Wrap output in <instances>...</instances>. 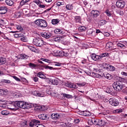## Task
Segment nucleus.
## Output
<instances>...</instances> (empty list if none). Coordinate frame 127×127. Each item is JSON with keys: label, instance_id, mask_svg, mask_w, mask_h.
Here are the masks:
<instances>
[{"label": "nucleus", "instance_id": "nucleus-58", "mask_svg": "<svg viewBox=\"0 0 127 127\" xmlns=\"http://www.w3.org/2000/svg\"><path fill=\"white\" fill-rule=\"evenodd\" d=\"M56 64H55V66H61V63H55Z\"/></svg>", "mask_w": 127, "mask_h": 127}, {"label": "nucleus", "instance_id": "nucleus-49", "mask_svg": "<svg viewBox=\"0 0 127 127\" xmlns=\"http://www.w3.org/2000/svg\"><path fill=\"white\" fill-rule=\"evenodd\" d=\"M101 25H104L107 23V21L105 20H101L100 21Z\"/></svg>", "mask_w": 127, "mask_h": 127}, {"label": "nucleus", "instance_id": "nucleus-36", "mask_svg": "<svg viewBox=\"0 0 127 127\" xmlns=\"http://www.w3.org/2000/svg\"><path fill=\"white\" fill-rule=\"evenodd\" d=\"M60 20L59 19H53L52 20V24L55 25L57 24L59 22Z\"/></svg>", "mask_w": 127, "mask_h": 127}, {"label": "nucleus", "instance_id": "nucleus-22", "mask_svg": "<svg viewBox=\"0 0 127 127\" xmlns=\"http://www.w3.org/2000/svg\"><path fill=\"white\" fill-rule=\"evenodd\" d=\"M81 17L80 16H76L74 17V21L75 22H76V23H82V21H81Z\"/></svg>", "mask_w": 127, "mask_h": 127}, {"label": "nucleus", "instance_id": "nucleus-34", "mask_svg": "<svg viewBox=\"0 0 127 127\" xmlns=\"http://www.w3.org/2000/svg\"><path fill=\"white\" fill-rule=\"evenodd\" d=\"M29 66L32 69H36V68L37 67V65L33 63H29Z\"/></svg>", "mask_w": 127, "mask_h": 127}, {"label": "nucleus", "instance_id": "nucleus-45", "mask_svg": "<svg viewBox=\"0 0 127 127\" xmlns=\"http://www.w3.org/2000/svg\"><path fill=\"white\" fill-rule=\"evenodd\" d=\"M113 92V88H107L106 89V92L108 93V94H111Z\"/></svg>", "mask_w": 127, "mask_h": 127}, {"label": "nucleus", "instance_id": "nucleus-12", "mask_svg": "<svg viewBox=\"0 0 127 127\" xmlns=\"http://www.w3.org/2000/svg\"><path fill=\"white\" fill-rule=\"evenodd\" d=\"M48 81H49L50 84H52V85H55V86H57V85H58V83H59L58 80L55 79L48 78Z\"/></svg>", "mask_w": 127, "mask_h": 127}, {"label": "nucleus", "instance_id": "nucleus-62", "mask_svg": "<svg viewBox=\"0 0 127 127\" xmlns=\"http://www.w3.org/2000/svg\"><path fill=\"white\" fill-rule=\"evenodd\" d=\"M39 7H40V8H44V7H45V5L40 4V5H39Z\"/></svg>", "mask_w": 127, "mask_h": 127}, {"label": "nucleus", "instance_id": "nucleus-51", "mask_svg": "<svg viewBox=\"0 0 127 127\" xmlns=\"http://www.w3.org/2000/svg\"><path fill=\"white\" fill-rule=\"evenodd\" d=\"M12 77H13V79H14V80L17 81V82H20V79H19L18 77H17L15 76H13Z\"/></svg>", "mask_w": 127, "mask_h": 127}, {"label": "nucleus", "instance_id": "nucleus-1", "mask_svg": "<svg viewBox=\"0 0 127 127\" xmlns=\"http://www.w3.org/2000/svg\"><path fill=\"white\" fill-rule=\"evenodd\" d=\"M15 104L21 109H30L32 107L30 103L24 102V101H16Z\"/></svg>", "mask_w": 127, "mask_h": 127}, {"label": "nucleus", "instance_id": "nucleus-29", "mask_svg": "<svg viewBox=\"0 0 127 127\" xmlns=\"http://www.w3.org/2000/svg\"><path fill=\"white\" fill-rule=\"evenodd\" d=\"M37 76L38 77H39V78H41V79H46V76L45 75H44V74H43V73H42V72H39L37 73Z\"/></svg>", "mask_w": 127, "mask_h": 127}, {"label": "nucleus", "instance_id": "nucleus-16", "mask_svg": "<svg viewBox=\"0 0 127 127\" xmlns=\"http://www.w3.org/2000/svg\"><path fill=\"white\" fill-rule=\"evenodd\" d=\"M6 12H7V7L6 6L0 7V14H5Z\"/></svg>", "mask_w": 127, "mask_h": 127}, {"label": "nucleus", "instance_id": "nucleus-24", "mask_svg": "<svg viewBox=\"0 0 127 127\" xmlns=\"http://www.w3.org/2000/svg\"><path fill=\"white\" fill-rule=\"evenodd\" d=\"M90 76L93 77V78H100L101 75L95 72H91Z\"/></svg>", "mask_w": 127, "mask_h": 127}, {"label": "nucleus", "instance_id": "nucleus-5", "mask_svg": "<svg viewBox=\"0 0 127 127\" xmlns=\"http://www.w3.org/2000/svg\"><path fill=\"white\" fill-rule=\"evenodd\" d=\"M33 43L34 45H36V46H38L39 47L43 46V44H44L43 40L39 38L34 39L33 40Z\"/></svg>", "mask_w": 127, "mask_h": 127}, {"label": "nucleus", "instance_id": "nucleus-39", "mask_svg": "<svg viewBox=\"0 0 127 127\" xmlns=\"http://www.w3.org/2000/svg\"><path fill=\"white\" fill-rule=\"evenodd\" d=\"M114 113L115 114H121V113H123V109H116L114 111Z\"/></svg>", "mask_w": 127, "mask_h": 127}, {"label": "nucleus", "instance_id": "nucleus-21", "mask_svg": "<svg viewBox=\"0 0 127 127\" xmlns=\"http://www.w3.org/2000/svg\"><path fill=\"white\" fill-rule=\"evenodd\" d=\"M104 13H106L107 16H108V17H111V16H113V12L110 11L109 9H106L104 11Z\"/></svg>", "mask_w": 127, "mask_h": 127}, {"label": "nucleus", "instance_id": "nucleus-54", "mask_svg": "<svg viewBox=\"0 0 127 127\" xmlns=\"http://www.w3.org/2000/svg\"><path fill=\"white\" fill-rule=\"evenodd\" d=\"M2 38H4V39H7V40H9V39H8V38H7V37H6L5 36V35H4V34L2 33V35H1Z\"/></svg>", "mask_w": 127, "mask_h": 127}, {"label": "nucleus", "instance_id": "nucleus-2", "mask_svg": "<svg viewBox=\"0 0 127 127\" xmlns=\"http://www.w3.org/2000/svg\"><path fill=\"white\" fill-rule=\"evenodd\" d=\"M112 86L116 91H122L125 88V85L123 84L122 81H116L113 83Z\"/></svg>", "mask_w": 127, "mask_h": 127}, {"label": "nucleus", "instance_id": "nucleus-4", "mask_svg": "<svg viewBox=\"0 0 127 127\" xmlns=\"http://www.w3.org/2000/svg\"><path fill=\"white\" fill-rule=\"evenodd\" d=\"M40 121L36 120H33L30 123L29 126L31 127H45L44 125L42 124H40Z\"/></svg>", "mask_w": 127, "mask_h": 127}, {"label": "nucleus", "instance_id": "nucleus-8", "mask_svg": "<svg viewBox=\"0 0 127 127\" xmlns=\"http://www.w3.org/2000/svg\"><path fill=\"white\" fill-rule=\"evenodd\" d=\"M100 15V12L97 10H93L91 12V16L93 18H97Z\"/></svg>", "mask_w": 127, "mask_h": 127}, {"label": "nucleus", "instance_id": "nucleus-20", "mask_svg": "<svg viewBox=\"0 0 127 127\" xmlns=\"http://www.w3.org/2000/svg\"><path fill=\"white\" fill-rule=\"evenodd\" d=\"M80 115H81V116H84L85 117H89V116H91V113L87 111H81Z\"/></svg>", "mask_w": 127, "mask_h": 127}, {"label": "nucleus", "instance_id": "nucleus-28", "mask_svg": "<svg viewBox=\"0 0 127 127\" xmlns=\"http://www.w3.org/2000/svg\"><path fill=\"white\" fill-rule=\"evenodd\" d=\"M100 60H102L104 57H109V53H104L100 54Z\"/></svg>", "mask_w": 127, "mask_h": 127}, {"label": "nucleus", "instance_id": "nucleus-61", "mask_svg": "<svg viewBox=\"0 0 127 127\" xmlns=\"http://www.w3.org/2000/svg\"><path fill=\"white\" fill-rule=\"evenodd\" d=\"M121 74L123 75V76H127V73L125 71H122L121 72Z\"/></svg>", "mask_w": 127, "mask_h": 127}, {"label": "nucleus", "instance_id": "nucleus-46", "mask_svg": "<svg viewBox=\"0 0 127 127\" xmlns=\"http://www.w3.org/2000/svg\"><path fill=\"white\" fill-rule=\"evenodd\" d=\"M16 28L17 30H19V31H21L22 30H23V28H22V27H21V26L20 25H17L16 26Z\"/></svg>", "mask_w": 127, "mask_h": 127}, {"label": "nucleus", "instance_id": "nucleus-50", "mask_svg": "<svg viewBox=\"0 0 127 127\" xmlns=\"http://www.w3.org/2000/svg\"><path fill=\"white\" fill-rule=\"evenodd\" d=\"M59 56L60 57L64 56V51H61L59 52Z\"/></svg>", "mask_w": 127, "mask_h": 127}, {"label": "nucleus", "instance_id": "nucleus-52", "mask_svg": "<svg viewBox=\"0 0 127 127\" xmlns=\"http://www.w3.org/2000/svg\"><path fill=\"white\" fill-rule=\"evenodd\" d=\"M45 69H49V70H52L53 67L52 66H49L48 65H46L44 66Z\"/></svg>", "mask_w": 127, "mask_h": 127}, {"label": "nucleus", "instance_id": "nucleus-13", "mask_svg": "<svg viewBox=\"0 0 127 127\" xmlns=\"http://www.w3.org/2000/svg\"><path fill=\"white\" fill-rule=\"evenodd\" d=\"M98 122H99V120H96L95 118H92L91 120L89 121V125H90V126H92V125H95V126H98Z\"/></svg>", "mask_w": 127, "mask_h": 127}, {"label": "nucleus", "instance_id": "nucleus-18", "mask_svg": "<svg viewBox=\"0 0 127 127\" xmlns=\"http://www.w3.org/2000/svg\"><path fill=\"white\" fill-rule=\"evenodd\" d=\"M42 61H43L44 62H47V63H51V61L47 59H44L42 58L40 60H38V63H40V64H43V63Z\"/></svg>", "mask_w": 127, "mask_h": 127}, {"label": "nucleus", "instance_id": "nucleus-42", "mask_svg": "<svg viewBox=\"0 0 127 127\" xmlns=\"http://www.w3.org/2000/svg\"><path fill=\"white\" fill-rule=\"evenodd\" d=\"M78 30L79 31H81V32L85 31V30H86V27H85L84 26L79 27Z\"/></svg>", "mask_w": 127, "mask_h": 127}, {"label": "nucleus", "instance_id": "nucleus-60", "mask_svg": "<svg viewBox=\"0 0 127 127\" xmlns=\"http://www.w3.org/2000/svg\"><path fill=\"white\" fill-rule=\"evenodd\" d=\"M85 73L86 74H87V75H88V76H90L91 75V72H90L89 71H85Z\"/></svg>", "mask_w": 127, "mask_h": 127}, {"label": "nucleus", "instance_id": "nucleus-57", "mask_svg": "<svg viewBox=\"0 0 127 127\" xmlns=\"http://www.w3.org/2000/svg\"><path fill=\"white\" fill-rule=\"evenodd\" d=\"M19 35V37H23L24 36V33H18Z\"/></svg>", "mask_w": 127, "mask_h": 127}, {"label": "nucleus", "instance_id": "nucleus-53", "mask_svg": "<svg viewBox=\"0 0 127 127\" xmlns=\"http://www.w3.org/2000/svg\"><path fill=\"white\" fill-rule=\"evenodd\" d=\"M57 6H60L61 5H64V2H58L57 3Z\"/></svg>", "mask_w": 127, "mask_h": 127}, {"label": "nucleus", "instance_id": "nucleus-30", "mask_svg": "<svg viewBox=\"0 0 127 127\" xmlns=\"http://www.w3.org/2000/svg\"><path fill=\"white\" fill-rule=\"evenodd\" d=\"M106 69H107V70H111V71H115V70H116V67L113 65H108V66L106 67Z\"/></svg>", "mask_w": 127, "mask_h": 127}, {"label": "nucleus", "instance_id": "nucleus-47", "mask_svg": "<svg viewBox=\"0 0 127 127\" xmlns=\"http://www.w3.org/2000/svg\"><path fill=\"white\" fill-rule=\"evenodd\" d=\"M29 49L32 51L33 52H35V48L31 46H29L28 47Z\"/></svg>", "mask_w": 127, "mask_h": 127}, {"label": "nucleus", "instance_id": "nucleus-23", "mask_svg": "<svg viewBox=\"0 0 127 127\" xmlns=\"http://www.w3.org/2000/svg\"><path fill=\"white\" fill-rule=\"evenodd\" d=\"M102 76H104L105 78L108 80H112V79H113V76L109 73L103 74H102Z\"/></svg>", "mask_w": 127, "mask_h": 127}, {"label": "nucleus", "instance_id": "nucleus-64", "mask_svg": "<svg viewBox=\"0 0 127 127\" xmlns=\"http://www.w3.org/2000/svg\"><path fill=\"white\" fill-rule=\"evenodd\" d=\"M123 93H126L127 94V88L123 89Z\"/></svg>", "mask_w": 127, "mask_h": 127}, {"label": "nucleus", "instance_id": "nucleus-38", "mask_svg": "<svg viewBox=\"0 0 127 127\" xmlns=\"http://www.w3.org/2000/svg\"><path fill=\"white\" fill-rule=\"evenodd\" d=\"M54 41H56V42H61L62 41V38H60V37H56L54 38Z\"/></svg>", "mask_w": 127, "mask_h": 127}, {"label": "nucleus", "instance_id": "nucleus-56", "mask_svg": "<svg viewBox=\"0 0 127 127\" xmlns=\"http://www.w3.org/2000/svg\"><path fill=\"white\" fill-rule=\"evenodd\" d=\"M34 2H35V3H36V4L39 6L40 4V1L39 0H35Z\"/></svg>", "mask_w": 127, "mask_h": 127}, {"label": "nucleus", "instance_id": "nucleus-17", "mask_svg": "<svg viewBox=\"0 0 127 127\" xmlns=\"http://www.w3.org/2000/svg\"><path fill=\"white\" fill-rule=\"evenodd\" d=\"M28 56L25 55V54H21L17 56V59H21V60H26V59H28Z\"/></svg>", "mask_w": 127, "mask_h": 127}, {"label": "nucleus", "instance_id": "nucleus-9", "mask_svg": "<svg viewBox=\"0 0 127 127\" xmlns=\"http://www.w3.org/2000/svg\"><path fill=\"white\" fill-rule=\"evenodd\" d=\"M65 86H66V87H68V88H72L73 89H77L78 88L76 84H74L73 83L70 82H65Z\"/></svg>", "mask_w": 127, "mask_h": 127}, {"label": "nucleus", "instance_id": "nucleus-14", "mask_svg": "<svg viewBox=\"0 0 127 127\" xmlns=\"http://www.w3.org/2000/svg\"><path fill=\"white\" fill-rule=\"evenodd\" d=\"M114 43H116L117 46L118 47H119L120 48H126V46L125 45L123 42L116 41H114Z\"/></svg>", "mask_w": 127, "mask_h": 127}, {"label": "nucleus", "instance_id": "nucleus-27", "mask_svg": "<svg viewBox=\"0 0 127 127\" xmlns=\"http://www.w3.org/2000/svg\"><path fill=\"white\" fill-rule=\"evenodd\" d=\"M105 125V121H104V120H98V123L97 124L98 127H104Z\"/></svg>", "mask_w": 127, "mask_h": 127}, {"label": "nucleus", "instance_id": "nucleus-31", "mask_svg": "<svg viewBox=\"0 0 127 127\" xmlns=\"http://www.w3.org/2000/svg\"><path fill=\"white\" fill-rule=\"evenodd\" d=\"M6 63V60L4 58H0V65L2 64H5Z\"/></svg>", "mask_w": 127, "mask_h": 127}, {"label": "nucleus", "instance_id": "nucleus-3", "mask_svg": "<svg viewBox=\"0 0 127 127\" xmlns=\"http://www.w3.org/2000/svg\"><path fill=\"white\" fill-rule=\"evenodd\" d=\"M35 23L39 27H47V22L44 19H38L35 21Z\"/></svg>", "mask_w": 127, "mask_h": 127}, {"label": "nucleus", "instance_id": "nucleus-37", "mask_svg": "<svg viewBox=\"0 0 127 127\" xmlns=\"http://www.w3.org/2000/svg\"><path fill=\"white\" fill-rule=\"evenodd\" d=\"M1 115L3 116H7L9 115V112L6 110H3L1 111Z\"/></svg>", "mask_w": 127, "mask_h": 127}, {"label": "nucleus", "instance_id": "nucleus-44", "mask_svg": "<svg viewBox=\"0 0 127 127\" xmlns=\"http://www.w3.org/2000/svg\"><path fill=\"white\" fill-rule=\"evenodd\" d=\"M35 111H42V107L41 106H36L35 108Z\"/></svg>", "mask_w": 127, "mask_h": 127}, {"label": "nucleus", "instance_id": "nucleus-25", "mask_svg": "<svg viewBox=\"0 0 127 127\" xmlns=\"http://www.w3.org/2000/svg\"><path fill=\"white\" fill-rule=\"evenodd\" d=\"M65 8L67 10H72L74 8V6L73 4H68L66 5Z\"/></svg>", "mask_w": 127, "mask_h": 127}, {"label": "nucleus", "instance_id": "nucleus-40", "mask_svg": "<svg viewBox=\"0 0 127 127\" xmlns=\"http://www.w3.org/2000/svg\"><path fill=\"white\" fill-rule=\"evenodd\" d=\"M63 97H64V98H67V99H71V98H72V95L66 93L63 94Z\"/></svg>", "mask_w": 127, "mask_h": 127}, {"label": "nucleus", "instance_id": "nucleus-48", "mask_svg": "<svg viewBox=\"0 0 127 127\" xmlns=\"http://www.w3.org/2000/svg\"><path fill=\"white\" fill-rule=\"evenodd\" d=\"M53 55H54V56H59V52L55 51L53 53Z\"/></svg>", "mask_w": 127, "mask_h": 127}, {"label": "nucleus", "instance_id": "nucleus-32", "mask_svg": "<svg viewBox=\"0 0 127 127\" xmlns=\"http://www.w3.org/2000/svg\"><path fill=\"white\" fill-rule=\"evenodd\" d=\"M5 2L7 5L11 6L13 4V1L12 0H6Z\"/></svg>", "mask_w": 127, "mask_h": 127}, {"label": "nucleus", "instance_id": "nucleus-6", "mask_svg": "<svg viewBox=\"0 0 127 127\" xmlns=\"http://www.w3.org/2000/svg\"><path fill=\"white\" fill-rule=\"evenodd\" d=\"M109 104L112 106H114V107H117V106H119L120 103H119V101L115 98L110 99L109 100Z\"/></svg>", "mask_w": 127, "mask_h": 127}, {"label": "nucleus", "instance_id": "nucleus-41", "mask_svg": "<svg viewBox=\"0 0 127 127\" xmlns=\"http://www.w3.org/2000/svg\"><path fill=\"white\" fill-rule=\"evenodd\" d=\"M29 0H22L20 2V5H24V4L25 3H26V2H28V1H29Z\"/></svg>", "mask_w": 127, "mask_h": 127}, {"label": "nucleus", "instance_id": "nucleus-15", "mask_svg": "<svg viewBox=\"0 0 127 127\" xmlns=\"http://www.w3.org/2000/svg\"><path fill=\"white\" fill-rule=\"evenodd\" d=\"M33 95L37 97H44V92L35 91L33 92Z\"/></svg>", "mask_w": 127, "mask_h": 127}, {"label": "nucleus", "instance_id": "nucleus-7", "mask_svg": "<svg viewBox=\"0 0 127 127\" xmlns=\"http://www.w3.org/2000/svg\"><path fill=\"white\" fill-rule=\"evenodd\" d=\"M116 5L119 8H124L126 5V2L123 0H119L116 2Z\"/></svg>", "mask_w": 127, "mask_h": 127}, {"label": "nucleus", "instance_id": "nucleus-10", "mask_svg": "<svg viewBox=\"0 0 127 127\" xmlns=\"http://www.w3.org/2000/svg\"><path fill=\"white\" fill-rule=\"evenodd\" d=\"M91 57L92 60H94V61H101V58L100 55H97L95 54H92L91 55Z\"/></svg>", "mask_w": 127, "mask_h": 127}, {"label": "nucleus", "instance_id": "nucleus-19", "mask_svg": "<svg viewBox=\"0 0 127 127\" xmlns=\"http://www.w3.org/2000/svg\"><path fill=\"white\" fill-rule=\"evenodd\" d=\"M60 118V115L58 113H53L51 115V118L53 120H58Z\"/></svg>", "mask_w": 127, "mask_h": 127}, {"label": "nucleus", "instance_id": "nucleus-35", "mask_svg": "<svg viewBox=\"0 0 127 127\" xmlns=\"http://www.w3.org/2000/svg\"><path fill=\"white\" fill-rule=\"evenodd\" d=\"M8 91L6 89H0V95H3L5 93H7Z\"/></svg>", "mask_w": 127, "mask_h": 127}, {"label": "nucleus", "instance_id": "nucleus-55", "mask_svg": "<svg viewBox=\"0 0 127 127\" xmlns=\"http://www.w3.org/2000/svg\"><path fill=\"white\" fill-rule=\"evenodd\" d=\"M4 83H6V84H10V80L5 79L4 80Z\"/></svg>", "mask_w": 127, "mask_h": 127}, {"label": "nucleus", "instance_id": "nucleus-33", "mask_svg": "<svg viewBox=\"0 0 127 127\" xmlns=\"http://www.w3.org/2000/svg\"><path fill=\"white\" fill-rule=\"evenodd\" d=\"M55 33L56 34H63V31L60 29H56L55 30Z\"/></svg>", "mask_w": 127, "mask_h": 127}, {"label": "nucleus", "instance_id": "nucleus-26", "mask_svg": "<svg viewBox=\"0 0 127 127\" xmlns=\"http://www.w3.org/2000/svg\"><path fill=\"white\" fill-rule=\"evenodd\" d=\"M39 119H40V120H46L47 119V115L46 114H41L38 116Z\"/></svg>", "mask_w": 127, "mask_h": 127}, {"label": "nucleus", "instance_id": "nucleus-63", "mask_svg": "<svg viewBox=\"0 0 127 127\" xmlns=\"http://www.w3.org/2000/svg\"><path fill=\"white\" fill-rule=\"evenodd\" d=\"M33 80H34V82H37L38 81V77H35L33 78Z\"/></svg>", "mask_w": 127, "mask_h": 127}, {"label": "nucleus", "instance_id": "nucleus-43", "mask_svg": "<svg viewBox=\"0 0 127 127\" xmlns=\"http://www.w3.org/2000/svg\"><path fill=\"white\" fill-rule=\"evenodd\" d=\"M21 41H23V42H27L28 41L26 37H22V38H21Z\"/></svg>", "mask_w": 127, "mask_h": 127}, {"label": "nucleus", "instance_id": "nucleus-11", "mask_svg": "<svg viewBox=\"0 0 127 127\" xmlns=\"http://www.w3.org/2000/svg\"><path fill=\"white\" fill-rule=\"evenodd\" d=\"M41 35L42 37H44V38H46L47 39H48V38H50V37H51V33H50V32L48 31H46L45 32L42 33Z\"/></svg>", "mask_w": 127, "mask_h": 127}, {"label": "nucleus", "instance_id": "nucleus-59", "mask_svg": "<svg viewBox=\"0 0 127 127\" xmlns=\"http://www.w3.org/2000/svg\"><path fill=\"white\" fill-rule=\"evenodd\" d=\"M68 55L69 54H68V53L64 52V56L65 57H67V56H68Z\"/></svg>", "mask_w": 127, "mask_h": 127}]
</instances>
